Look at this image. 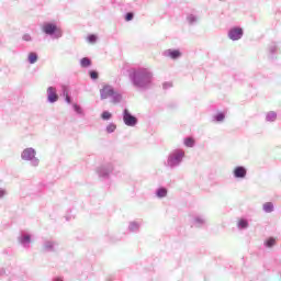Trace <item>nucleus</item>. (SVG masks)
<instances>
[{"label": "nucleus", "mask_w": 281, "mask_h": 281, "mask_svg": "<svg viewBox=\"0 0 281 281\" xmlns=\"http://www.w3.org/2000/svg\"><path fill=\"white\" fill-rule=\"evenodd\" d=\"M130 82L138 91H148L153 89L155 75L149 68H134L128 74Z\"/></svg>", "instance_id": "f257e3e1"}, {"label": "nucleus", "mask_w": 281, "mask_h": 281, "mask_svg": "<svg viewBox=\"0 0 281 281\" xmlns=\"http://www.w3.org/2000/svg\"><path fill=\"white\" fill-rule=\"evenodd\" d=\"M183 159H186V150L181 148L173 149L168 154L165 166L170 170H175V168H179L183 164Z\"/></svg>", "instance_id": "f03ea898"}, {"label": "nucleus", "mask_w": 281, "mask_h": 281, "mask_svg": "<svg viewBox=\"0 0 281 281\" xmlns=\"http://www.w3.org/2000/svg\"><path fill=\"white\" fill-rule=\"evenodd\" d=\"M42 32L46 36H49L53 41L63 38V29L56 24V22H44L42 25Z\"/></svg>", "instance_id": "7ed1b4c3"}, {"label": "nucleus", "mask_w": 281, "mask_h": 281, "mask_svg": "<svg viewBox=\"0 0 281 281\" xmlns=\"http://www.w3.org/2000/svg\"><path fill=\"white\" fill-rule=\"evenodd\" d=\"M101 100H108L111 98L112 104H120L122 102V93L115 91V88L111 85H105L100 90Z\"/></svg>", "instance_id": "20e7f679"}, {"label": "nucleus", "mask_w": 281, "mask_h": 281, "mask_svg": "<svg viewBox=\"0 0 281 281\" xmlns=\"http://www.w3.org/2000/svg\"><path fill=\"white\" fill-rule=\"evenodd\" d=\"M22 161H27L33 168H38L41 159L36 157V149L33 147H26L21 153Z\"/></svg>", "instance_id": "39448f33"}, {"label": "nucleus", "mask_w": 281, "mask_h": 281, "mask_svg": "<svg viewBox=\"0 0 281 281\" xmlns=\"http://www.w3.org/2000/svg\"><path fill=\"white\" fill-rule=\"evenodd\" d=\"M243 36H245V30L240 26H233L227 32V38H229V41H240Z\"/></svg>", "instance_id": "423d86ee"}, {"label": "nucleus", "mask_w": 281, "mask_h": 281, "mask_svg": "<svg viewBox=\"0 0 281 281\" xmlns=\"http://www.w3.org/2000/svg\"><path fill=\"white\" fill-rule=\"evenodd\" d=\"M123 122H124L125 126H130L133 128L134 126H137L138 120L136 119L135 115H133L131 113V111H128V109H124L123 110Z\"/></svg>", "instance_id": "0eeeda50"}, {"label": "nucleus", "mask_w": 281, "mask_h": 281, "mask_svg": "<svg viewBox=\"0 0 281 281\" xmlns=\"http://www.w3.org/2000/svg\"><path fill=\"white\" fill-rule=\"evenodd\" d=\"M113 170H115L113 164H105L98 168L100 177H109L110 175H113Z\"/></svg>", "instance_id": "6e6552de"}, {"label": "nucleus", "mask_w": 281, "mask_h": 281, "mask_svg": "<svg viewBox=\"0 0 281 281\" xmlns=\"http://www.w3.org/2000/svg\"><path fill=\"white\" fill-rule=\"evenodd\" d=\"M46 95L47 102H49V104H55V102L58 100V92L56 90V87H48L46 90Z\"/></svg>", "instance_id": "1a4fd4ad"}, {"label": "nucleus", "mask_w": 281, "mask_h": 281, "mask_svg": "<svg viewBox=\"0 0 281 281\" xmlns=\"http://www.w3.org/2000/svg\"><path fill=\"white\" fill-rule=\"evenodd\" d=\"M162 55L166 57V58H171V60H179V58H181L182 54H181V50L179 49H172V48H169V49H166Z\"/></svg>", "instance_id": "9d476101"}, {"label": "nucleus", "mask_w": 281, "mask_h": 281, "mask_svg": "<svg viewBox=\"0 0 281 281\" xmlns=\"http://www.w3.org/2000/svg\"><path fill=\"white\" fill-rule=\"evenodd\" d=\"M201 21V15L199 13H188L187 23L189 25H196Z\"/></svg>", "instance_id": "9b49d317"}, {"label": "nucleus", "mask_w": 281, "mask_h": 281, "mask_svg": "<svg viewBox=\"0 0 281 281\" xmlns=\"http://www.w3.org/2000/svg\"><path fill=\"white\" fill-rule=\"evenodd\" d=\"M234 177H247V168L244 166H237L233 171Z\"/></svg>", "instance_id": "f8f14e48"}, {"label": "nucleus", "mask_w": 281, "mask_h": 281, "mask_svg": "<svg viewBox=\"0 0 281 281\" xmlns=\"http://www.w3.org/2000/svg\"><path fill=\"white\" fill-rule=\"evenodd\" d=\"M27 61L30 65H36L38 63V54L36 52L29 53Z\"/></svg>", "instance_id": "ddd939ff"}, {"label": "nucleus", "mask_w": 281, "mask_h": 281, "mask_svg": "<svg viewBox=\"0 0 281 281\" xmlns=\"http://www.w3.org/2000/svg\"><path fill=\"white\" fill-rule=\"evenodd\" d=\"M268 50L270 56L278 54V44L276 42L270 43V45L268 46Z\"/></svg>", "instance_id": "4468645a"}, {"label": "nucleus", "mask_w": 281, "mask_h": 281, "mask_svg": "<svg viewBox=\"0 0 281 281\" xmlns=\"http://www.w3.org/2000/svg\"><path fill=\"white\" fill-rule=\"evenodd\" d=\"M278 120V113L270 111L266 115V122H276Z\"/></svg>", "instance_id": "2eb2a0df"}, {"label": "nucleus", "mask_w": 281, "mask_h": 281, "mask_svg": "<svg viewBox=\"0 0 281 281\" xmlns=\"http://www.w3.org/2000/svg\"><path fill=\"white\" fill-rule=\"evenodd\" d=\"M80 67L87 69V67H91V59L89 57H83L80 59Z\"/></svg>", "instance_id": "dca6fc26"}, {"label": "nucleus", "mask_w": 281, "mask_h": 281, "mask_svg": "<svg viewBox=\"0 0 281 281\" xmlns=\"http://www.w3.org/2000/svg\"><path fill=\"white\" fill-rule=\"evenodd\" d=\"M183 144H184V146H187V148H194L195 142H194V138L187 137V138H184Z\"/></svg>", "instance_id": "f3484780"}, {"label": "nucleus", "mask_w": 281, "mask_h": 281, "mask_svg": "<svg viewBox=\"0 0 281 281\" xmlns=\"http://www.w3.org/2000/svg\"><path fill=\"white\" fill-rule=\"evenodd\" d=\"M225 121V113L220 112L213 116V122H224Z\"/></svg>", "instance_id": "a211bd4d"}, {"label": "nucleus", "mask_w": 281, "mask_h": 281, "mask_svg": "<svg viewBox=\"0 0 281 281\" xmlns=\"http://www.w3.org/2000/svg\"><path fill=\"white\" fill-rule=\"evenodd\" d=\"M167 194H168V190H166L165 188H160L157 191L158 199H164V196H167Z\"/></svg>", "instance_id": "6ab92c4d"}, {"label": "nucleus", "mask_w": 281, "mask_h": 281, "mask_svg": "<svg viewBox=\"0 0 281 281\" xmlns=\"http://www.w3.org/2000/svg\"><path fill=\"white\" fill-rule=\"evenodd\" d=\"M117 128V125H115L114 123H110L106 127L105 131L106 133H115V130Z\"/></svg>", "instance_id": "aec40b11"}, {"label": "nucleus", "mask_w": 281, "mask_h": 281, "mask_svg": "<svg viewBox=\"0 0 281 281\" xmlns=\"http://www.w3.org/2000/svg\"><path fill=\"white\" fill-rule=\"evenodd\" d=\"M102 120L109 121L111 120V117H113V114H111V112L109 111H103L101 114Z\"/></svg>", "instance_id": "412c9836"}, {"label": "nucleus", "mask_w": 281, "mask_h": 281, "mask_svg": "<svg viewBox=\"0 0 281 281\" xmlns=\"http://www.w3.org/2000/svg\"><path fill=\"white\" fill-rule=\"evenodd\" d=\"M263 210H265V212H268V213L273 212V203H271V202L265 203Z\"/></svg>", "instance_id": "4be33fe9"}, {"label": "nucleus", "mask_w": 281, "mask_h": 281, "mask_svg": "<svg viewBox=\"0 0 281 281\" xmlns=\"http://www.w3.org/2000/svg\"><path fill=\"white\" fill-rule=\"evenodd\" d=\"M238 227H239L240 229H245V228L249 227V223H247L246 220H239V221H238Z\"/></svg>", "instance_id": "5701e85b"}, {"label": "nucleus", "mask_w": 281, "mask_h": 281, "mask_svg": "<svg viewBox=\"0 0 281 281\" xmlns=\"http://www.w3.org/2000/svg\"><path fill=\"white\" fill-rule=\"evenodd\" d=\"M74 111L77 112L78 115H83L82 108L78 105L77 103L72 104Z\"/></svg>", "instance_id": "b1692460"}, {"label": "nucleus", "mask_w": 281, "mask_h": 281, "mask_svg": "<svg viewBox=\"0 0 281 281\" xmlns=\"http://www.w3.org/2000/svg\"><path fill=\"white\" fill-rule=\"evenodd\" d=\"M22 41H25V43H32V41H33L32 35H30V33H25L22 36Z\"/></svg>", "instance_id": "393cba45"}, {"label": "nucleus", "mask_w": 281, "mask_h": 281, "mask_svg": "<svg viewBox=\"0 0 281 281\" xmlns=\"http://www.w3.org/2000/svg\"><path fill=\"white\" fill-rule=\"evenodd\" d=\"M61 95L65 98L66 95H69V88L65 85L61 86Z\"/></svg>", "instance_id": "a878e982"}, {"label": "nucleus", "mask_w": 281, "mask_h": 281, "mask_svg": "<svg viewBox=\"0 0 281 281\" xmlns=\"http://www.w3.org/2000/svg\"><path fill=\"white\" fill-rule=\"evenodd\" d=\"M273 245H276V238L270 237V238L266 241V246H267V247H273Z\"/></svg>", "instance_id": "bb28decb"}, {"label": "nucleus", "mask_w": 281, "mask_h": 281, "mask_svg": "<svg viewBox=\"0 0 281 281\" xmlns=\"http://www.w3.org/2000/svg\"><path fill=\"white\" fill-rule=\"evenodd\" d=\"M97 41H98V36L93 34L88 36V43H95Z\"/></svg>", "instance_id": "cd10ccee"}, {"label": "nucleus", "mask_w": 281, "mask_h": 281, "mask_svg": "<svg viewBox=\"0 0 281 281\" xmlns=\"http://www.w3.org/2000/svg\"><path fill=\"white\" fill-rule=\"evenodd\" d=\"M89 74H90V78L92 80H98V71L91 70Z\"/></svg>", "instance_id": "c85d7f7f"}, {"label": "nucleus", "mask_w": 281, "mask_h": 281, "mask_svg": "<svg viewBox=\"0 0 281 281\" xmlns=\"http://www.w3.org/2000/svg\"><path fill=\"white\" fill-rule=\"evenodd\" d=\"M135 14H133V12H127L125 14V21H131L132 19H134Z\"/></svg>", "instance_id": "c756f323"}, {"label": "nucleus", "mask_w": 281, "mask_h": 281, "mask_svg": "<svg viewBox=\"0 0 281 281\" xmlns=\"http://www.w3.org/2000/svg\"><path fill=\"white\" fill-rule=\"evenodd\" d=\"M172 87V83L171 82H165L164 85H162V88L164 89H170Z\"/></svg>", "instance_id": "7c9ffc66"}, {"label": "nucleus", "mask_w": 281, "mask_h": 281, "mask_svg": "<svg viewBox=\"0 0 281 281\" xmlns=\"http://www.w3.org/2000/svg\"><path fill=\"white\" fill-rule=\"evenodd\" d=\"M22 243H30V235H24L22 238Z\"/></svg>", "instance_id": "2f4dec72"}, {"label": "nucleus", "mask_w": 281, "mask_h": 281, "mask_svg": "<svg viewBox=\"0 0 281 281\" xmlns=\"http://www.w3.org/2000/svg\"><path fill=\"white\" fill-rule=\"evenodd\" d=\"M65 98V102H67V104H71V97L68 94Z\"/></svg>", "instance_id": "473e14b6"}, {"label": "nucleus", "mask_w": 281, "mask_h": 281, "mask_svg": "<svg viewBox=\"0 0 281 281\" xmlns=\"http://www.w3.org/2000/svg\"><path fill=\"white\" fill-rule=\"evenodd\" d=\"M4 195H5V191L0 190V199H1V196H4Z\"/></svg>", "instance_id": "72a5a7b5"}, {"label": "nucleus", "mask_w": 281, "mask_h": 281, "mask_svg": "<svg viewBox=\"0 0 281 281\" xmlns=\"http://www.w3.org/2000/svg\"><path fill=\"white\" fill-rule=\"evenodd\" d=\"M55 281H63V279L58 278V279H56Z\"/></svg>", "instance_id": "f704fd0d"}]
</instances>
